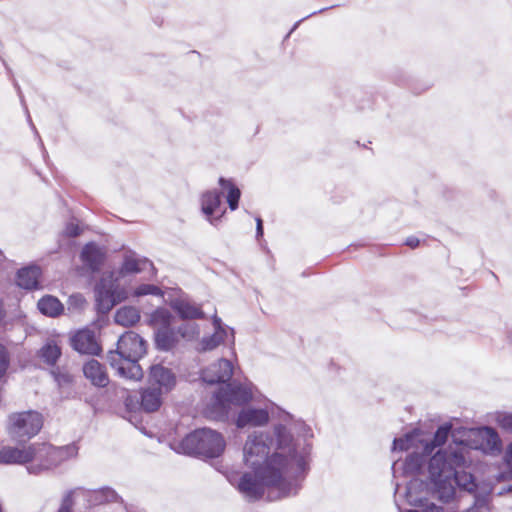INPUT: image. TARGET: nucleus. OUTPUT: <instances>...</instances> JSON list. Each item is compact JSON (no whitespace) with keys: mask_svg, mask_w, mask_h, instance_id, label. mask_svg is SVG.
I'll return each instance as SVG.
<instances>
[{"mask_svg":"<svg viewBox=\"0 0 512 512\" xmlns=\"http://www.w3.org/2000/svg\"><path fill=\"white\" fill-rule=\"evenodd\" d=\"M252 399V392L243 385L226 384L214 393L207 408L208 415L216 420H224L228 416L231 405L241 406Z\"/></svg>","mask_w":512,"mask_h":512,"instance_id":"obj_5","label":"nucleus"},{"mask_svg":"<svg viewBox=\"0 0 512 512\" xmlns=\"http://www.w3.org/2000/svg\"><path fill=\"white\" fill-rule=\"evenodd\" d=\"M405 244L410 248H417L420 244V240L415 236H410L406 239Z\"/></svg>","mask_w":512,"mask_h":512,"instance_id":"obj_42","label":"nucleus"},{"mask_svg":"<svg viewBox=\"0 0 512 512\" xmlns=\"http://www.w3.org/2000/svg\"><path fill=\"white\" fill-rule=\"evenodd\" d=\"M146 354V342L133 331H127L117 341L115 350L107 353V361L119 377L140 380L144 373L139 360Z\"/></svg>","mask_w":512,"mask_h":512,"instance_id":"obj_3","label":"nucleus"},{"mask_svg":"<svg viewBox=\"0 0 512 512\" xmlns=\"http://www.w3.org/2000/svg\"><path fill=\"white\" fill-rule=\"evenodd\" d=\"M407 512H419L418 510H408Z\"/></svg>","mask_w":512,"mask_h":512,"instance_id":"obj_47","label":"nucleus"},{"mask_svg":"<svg viewBox=\"0 0 512 512\" xmlns=\"http://www.w3.org/2000/svg\"><path fill=\"white\" fill-rule=\"evenodd\" d=\"M70 300H71V301H77V302H79V303H81V304L85 302V300L83 299V297H82V296H80V295L72 296V297L70 298Z\"/></svg>","mask_w":512,"mask_h":512,"instance_id":"obj_44","label":"nucleus"},{"mask_svg":"<svg viewBox=\"0 0 512 512\" xmlns=\"http://www.w3.org/2000/svg\"><path fill=\"white\" fill-rule=\"evenodd\" d=\"M300 426H301V428H302L305 432H307V431L309 430V429L307 428V426H306L304 423H300Z\"/></svg>","mask_w":512,"mask_h":512,"instance_id":"obj_46","label":"nucleus"},{"mask_svg":"<svg viewBox=\"0 0 512 512\" xmlns=\"http://www.w3.org/2000/svg\"><path fill=\"white\" fill-rule=\"evenodd\" d=\"M451 428L452 425L446 423L436 430L431 444H427L425 446V451L427 454H430L435 447L441 446L446 442L451 431Z\"/></svg>","mask_w":512,"mask_h":512,"instance_id":"obj_30","label":"nucleus"},{"mask_svg":"<svg viewBox=\"0 0 512 512\" xmlns=\"http://www.w3.org/2000/svg\"><path fill=\"white\" fill-rule=\"evenodd\" d=\"M172 308L182 319H203L204 312L195 303L188 299H176L172 303Z\"/></svg>","mask_w":512,"mask_h":512,"instance_id":"obj_19","label":"nucleus"},{"mask_svg":"<svg viewBox=\"0 0 512 512\" xmlns=\"http://www.w3.org/2000/svg\"><path fill=\"white\" fill-rule=\"evenodd\" d=\"M219 184L223 189H227V203L231 210H236L241 196V192L230 180L223 177L219 178Z\"/></svg>","mask_w":512,"mask_h":512,"instance_id":"obj_28","label":"nucleus"},{"mask_svg":"<svg viewBox=\"0 0 512 512\" xmlns=\"http://www.w3.org/2000/svg\"><path fill=\"white\" fill-rule=\"evenodd\" d=\"M263 236V222L260 217L256 218V237L259 239Z\"/></svg>","mask_w":512,"mask_h":512,"instance_id":"obj_43","label":"nucleus"},{"mask_svg":"<svg viewBox=\"0 0 512 512\" xmlns=\"http://www.w3.org/2000/svg\"><path fill=\"white\" fill-rule=\"evenodd\" d=\"M427 455L428 454L426 452H425V454H420V453L409 454L403 463L404 473L408 474V475L419 474L426 462Z\"/></svg>","mask_w":512,"mask_h":512,"instance_id":"obj_26","label":"nucleus"},{"mask_svg":"<svg viewBox=\"0 0 512 512\" xmlns=\"http://www.w3.org/2000/svg\"><path fill=\"white\" fill-rule=\"evenodd\" d=\"M39 356L48 365H55L61 356V349L54 342H49L40 349Z\"/></svg>","mask_w":512,"mask_h":512,"instance_id":"obj_29","label":"nucleus"},{"mask_svg":"<svg viewBox=\"0 0 512 512\" xmlns=\"http://www.w3.org/2000/svg\"><path fill=\"white\" fill-rule=\"evenodd\" d=\"M176 332H178V339L191 341L199 335V326L195 323H185L179 326Z\"/></svg>","mask_w":512,"mask_h":512,"instance_id":"obj_31","label":"nucleus"},{"mask_svg":"<svg viewBox=\"0 0 512 512\" xmlns=\"http://www.w3.org/2000/svg\"><path fill=\"white\" fill-rule=\"evenodd\" d=\"M273 435L268 432H254L247 437L243 447L244 462L253 470L254 476L244 473L238 483V490L251 500H258L264 488H270V501L294 496L301 488L307 469L310 444L301 449L294 443L290 431L284 425H277Z\"/></svg>","mask_w":512,"mask_h":512,"instance_id":"obj_1","label":"nucleus"},{"mask_svg":"<svg viewBox=\"0 0 512 512\" xmlns=\"http://www.w3.org/2000/svg\"><path fill=\"white\" fill-rule=\"evenodd\" d=\"M421 512H443V507L437 506L434 503L427 504Z\"/></svg>","mask_w":512,"mask_h":512,"instance_id":"obj_41","label":"nucleus"},{"mask_svg":"<svg viewBox=\"0 0 512 512\" xmlns=\"http://www.w3.org/2000/svg\"><path fill=\"white\" fill-rule=\"evenodd\" d=\"M147 268H153L152 262L148 259H138L134 256H126L120 268L119 274L121 276L136 274Z\"/></svg>","mask_w":512,"mask_h":512,"instance_id":"obj_22","label":"nucleus"},{"mask_svg":"<svg viewBox=\"0 0 512 512\" xmlns=\"http://www.w3.org/2000/svg\"><path fill=\"white\" fill-rule=\"evenodd\" d=\"M464 512H490L489 495L475 496L474 504Z\"/></svg>","mask_w":512,"mask_h":512,"instance_id":"obj_32","label":"nucleus"},{"mask_svg":"<svg viewBox=\"0 0 512 512\" xmlns=\"http://www.w3.org/2000/svg\"><path fill=\"white\" fill-rule=\"evenodd\" d=\"M117 277L114 272L103 276L95 286V298L97 309L102 313L109 312L114 305L126 298V292L116 285Z\"/></svg>","mask_w":512,"mask_h":512,"instance_id":"obj_8","label":"nucleus"},{"mask_svg":"<svg viewBox=\"0 0 512 512\" xmlns=\"http://www.w3.org/2000/svg\"><path fill=\"white\" fill-rule=\"evenodd\" d=\"M225 446V440L220 433L202 428L187 435L174 449L178 453L216 458L223 453Z\"/></svg>","mask_w":512,"mask_h":512,"instance_id":"obj_4","label":"nucleus"},{"mask_svg":"<svg viewBox=\"0 0 512 512\" xmlns=\"http://www.w3.org/2000/svg\"><path fill=\"white\" fill-rule=\"evenodd\" d=\"M51 374L59 386H67L72 382V376L67 372L60 371L59 368L52 370Z\"/></svg>","mask_w":512,"mask_h":512,"instance_id":"obj_37","label":"nucleus"},{"mask_svg":"<svg viewBox=\"0 0 512 512\" xmlns=\"http://www.w3.org/2000/svg\"><path fill=\"white\" fill-rule=\"evenodd\" d=\"M465 459L461 452L449 449L439 450L434 454L428 465L431 482L438 498L448 503L455 494V484L471 492L475 488L471 474L457 472L464 465Z\"/></svg>","mask_w":512,"mask_h":512,"instance_id":"obj_2","label":"nucleus"},{"mask_svg":"<svg viewBox=\"0 0 512 512\" xmlns=\"http://www.w3.org/2000/svg\"><path fill=\"white\" fill-rule=\"evenodd\" d=\"M213 326H214V332L219 331H228L230 336V343H234V331L233 329H230L228 327L223 326L221 318H219L217 315H214L213 317Z\"/></svg>","mask_w":512,"mask_h":512,"instance_id":"obj_38","label":"nucleus"},{"mask_svg":"<svg viewBox=\"0 0 512 512\" xmlns=\"http://www.w3.org/2000/svg\"><path fill=\"white\" fill-rule=\"evenodd\" d=\"M78 448L75 445L54 447L50 444L35 445V461L27 467L29 473L37 474L43 470L50 469L73 458L77 455Z\"/></svg>","mask_w":512,"mask_h":512,"instance_id":"obj_6","label":"nucleus"},{"mask_svg":"<svg viewBox=\"0 0 512 512\" xmlns=\"http://www.w3.org/2000/svg\"><path fill=\"white\" fill-rule=\"evenodd\" d=\"M135 296H145V295H155V296H162L161 289L153 284H141L139 285L135 292Z\"/></svg>","mask_w":512,"mask_h":512,"instance_id":"obj_33","label":"nucleus"},{"mask_svg":"<svg viewBox=\"0 0 512 512\" xmlns=\"http://www.w3.org/2000/svg\"><path fill=\"white\" fill-rule=\"evenodd\" d=\"M496 422L503 430L512 434V413H498L496 416Z\"/></svg>","mask_w":512,"mask_h":512,"instance_id":"obj_34","label":"nucleus"},{"mask_svg":"<svg viewBox=\"0 0 512 512\" xmlns=\"http://www.w3.org/2000/svg\"><path fill=\"white\" fill-rule=\"evenodd\" d=\"M220 205L221 194L217 191H207L201 197L202 212L212 225H216L224 213V211H221L219 215H216L219 212Z\"/></svg>","mask_w":512,"mask_h":512,"instance_id":"obj_14","label":"nucleus"},{"mask_svg":"<svg viewBox=\"0 0 512 512\" xmlns=\"http://www.w3.org/2000/svg\"><path fill=\"white\" fill-rule=\"evenodd\" d=\"M476 435L481 441V447L484 451L491 453L500 452L502 443L494 428L488 426L479 428Z\"/></svg>","mask_w":512,"mask_h":512,"instance_id":"obj_17","label":"nucleus"},{"mask_svg":"<svg viewBox=\"0 0 512 512\" xmlns=\"http://www.w3.org/2000/svg\"><path fill=\"white\" fill-rule=\"evenodd\" d=\"M232 375L233 365L229 360L224 358L212 363L201 373L202 380L208 384H225L230 381Z\"/></svg>","mask_w":512,"mask_h":512,"instance_id":"obj_11","label":"nucleus"},{"mask_svg":"<svg viewBox=\"0 0 512 512\" xmlns=\"http://www.w3.org/2000/svg\"><path fill=\"white\" fill-rule=\"evenodd\" d=\"M413 441L412 434H406L404 437L395 438L393 441V450L405 451L408 450Z\"/></svg>","mask_w":512,"mask_h":512,"instance_id":"obj_36","label":"nucleus"},{"mask_svg":"<svg viewBox=\"0 0 512 512\" xmlns=\"http://www.w3.org/2000/svg\"><path fill=\"white\" fill-rule=\"evenodd\" d=\"M39 311L47 316L56 317L63 311L61 302L53 296L47 295L42 297L37 304Z\"/></svg>","mask_w":512,"mask_h":512,"instance_id":"obj_25","label":"nucleus"},{"mask_svg":"<svg viewBox=\"0 0 512 512\" xmlns=\"http://www.w3.org/2000/svg\"><path fill=\"white\" fill-rule=\"evenodd\" d=\"M149 384L156 389L169 391L171 390L175 383L176 378L173 372L160 364L152 365L150 367V373H149Z\"/></svg>","mask_w":512,"mask_h":512,"instance_id":"obj_13","label":"nucleus"},{"mask_svg":"<svg viewBox=\"0 0 512 512\" xmlns=\"http://www.w3.org/2000/svg\"><path fill=\"white\" fill-rule=\"evenodd\" d=\"M10 366V354L7 348L0 344V379L6 374Z\"/></svg>","mask_w":512,"mask_h":512,"instance_id":"obj_35","label":"nucleus"},{"mask_svg":"<svg viewBox=\"0 0 512 512\" xmlns=\"http://www.w3.org/2000/svg\"><path fill=\"white\" fill-rule=\"evenodd\" d=\"M83 373L85 378L96 387L103 388L109 384V377L105 366L95 359H91L83 365Z\"/></svg>","mask_w":512,"mask_h":512,"instance_id":"obj_15","label":"nucleus"},{"mask_svg":"<svg viewBox=\"0 0 512 512\" xmlns=\"http://www.w3.org/2000/svg\"><path fill=\"white\" fill-rule=\"evenodd\" d=\"M41 270L38 266L22 268L17 273V284L24 289H35L39 284Z\"/></svg>","mask_w":512,"mask_h":512,"instance_id":"obj_20","label":"nucleus"},{"mask_svg":"<svg viewBox=\"0 0 512 512\" xmlns=\"http://www.w3.org/2000/svg\"><path fill=\"white\" fill-rule=\"evenodd\" d=\"M139 319L140 315L133 307H123L115 314V322L125 327L134 325Z\"/></svg>","mask_w":512,"mask_h":512,"instance_id":"obj_27","label":"nucleus"},{"mask_svg":"<svg viewBox=\"0 0 512 512\" xmlns=\"http://www.w3.org/2000/svg\"><path fill=\"white\" fill-rule=\"evenodd\" d=\"M152 319L160 326L155 331V344L161 351H169L173 349L177 343L178 332L171 327L172 315L165 309L154 312Z\"/></svg>","mask_w":512,"mask_h":512,"instance_id":"obj_9","label":"nucleus"},{"mask_svg":"<svg viewBox=\"0 0 512 512\" xmlns=\"http://www.w3.org/2000/svg\"><path fill=\"white\" fill-rule=\"evenodd\" d=\"M43 426L42 415L36 411L13 413L9 416L8 433L17 442H26L39 433Z\"/></svg>","mask_w":512,"mask_h":512,"instance_id":"obj_7","label":"nucleus"},{"mask_svg":"<svg viewBox=\"0 0 512 512\" xmlns=\"http://www.w3.org/2000/svg\"><path fill=\"white\" fill-rule=\"evenodd\" d=\"M71 507H72V491L68 492L65 495L58 512H71Z\"/></svg>","mask_w":512,"mask_h":512,"instance_id":"obj_40","label":"nucleus"},{"mask_svg":"<svg viewBox=\"0 0 512 512\" xmlns=\"http://www.w3.org/2000/svg\"><path fill=\"white\" fill-rule=\"evenodd\" d=\"M227 340H230L228 331L214 332L209 336H204L197 347L200 352H208L216 349L221 344H224Z\"/></svg>","mask_w":512,"mask_h":512,"instance_id":"obj_23","label":"nucleus"},{"mask_svg":"<svg viewBox=\"0 0 512 512\" xmlns=\"http://www.w3.org/2000/svg\"><path fill=\"white\" fill-rule=\"evenodd\" d=\"M80 233L81 229L79 225L74 222H69L64 229V234L69 237H76L80 235Z\"/></svg>","mask_w":512,"mask_h":512,"instance_id":"obj_39","label":"nucleus"},{"mask_svg":"<svg viewBox=\"0 0 512 512\" xmlns=\"http://www.w3.org/2000/svg\"><path fill=\"white\" fill-rule=\"evenodd\" d=\"M105 255L102 250L94 243L86 244L81 252V259L83 263L91 270L98 271L100 270Z\"/></svg>","mask_w":512,"mask_h":512,"instance_id":"obj_18","label":"nucleus"},{"mask_svg":"<svg viewBox=\"0 0 512 512\" xmlns=\"http://www.w3.org/2000/svg\"><path fill=\"white\" fill-rule=\"evenodd\" d=\"M131 403H132V399H131V397H130V396H127V397H126V400H125V404H126V406H127L128 408H130V407H131Z\"/></svg>","mask_w":512,"mask_h":512,"instance_id":"obj_45","label":"nucleus"},{"mask_svg":"<svg viewBox=\"0 0 512 512\" xmlns=\"http://www.w3.org/2000/svg\"><path fill=\"white\" fill-rule=\"evenodd\" d=\"M296 27H297V24H295V25L293 26V28H292L291 32H292L294 29H296Z\"/></svg>","mask_w":512,"mask_h":512,"instance_id":"obj_48","label":"nucleus"},{"mask_svg":"<svg viewBox=\"0 0 512 512\" xmlns=\"http://www.w3.org/2000/svg\"><path fill=\"white\" fill-rule=\"evenodd\" d=\"M87 500L91 506L102 505L117 500V493L111 488H101L97 490L87 491Z\"/></svg>","mask_w":512,"mask_h":512,"instance_id":"obj_24","label":"nucleus"},{"mask_svg":"<svg viewBox=\"0 0 512 512\" xmlns=\"http://www.w3.org/2000/svg\"><path fill=\"white\" fill-rule=\"evenodd\" d=\"M35 461V445L22 449L4 447L0 450L1 464H24Z\"/></svg>","mask_w":512,"mask_h":512,"instance_id":"obj_12","label":"nucleus"},{"mask_svg":"<svg viewBox=\"0 0 512 512\" xmlns=\"http://www.w3.org/2000/svg\"><path fill=\"white\" fill-rule=\"evenodd\" d=\"M70 341L73 349L80 354L98 355L101 352V346L92 329L85 328L77 331Z\"/></svg>","mask_w":512,"mask_h":512,"instance_id":"obj_10","label":"nucleus"},{"mask_svg":"<svg viewBox=\"0 0 512 512\" xmlns=\"http://www.w3.org/2000/svg\"><path fill=\"white\" fill-rule=\"evenodd\" d=\"M162 391L155 387L144 389L141 393V407L146 412H154L162 403Z\"/></svg>","mask_w":512,"mask_h":512,"instance_id":"obj_21","label":"nucleus"},{"mask_svg":"<svg viewBox=\"0 0 512 512\" xmlns=\"http://www.w3.org/2000/svg\"><path fill=\"white\" fill-rule=\"evenodd\" d=\"M269 421V414L265 409H243L237 417L236 425L239 428L246 426H263Z\"/></svg>","mask_w":512,"mask_h":512,"instance_id":"obj_16","label":"nucleus"}]
</instances>
